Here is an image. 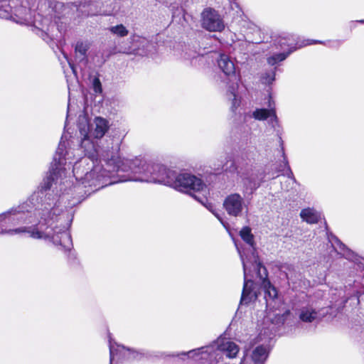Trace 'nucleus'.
Returning <instances> with one entry per match:
<instances>
[{"label":"nucleus","instance_id":"nucleus-1","mask_svg":"<svg viewBox=\"0 0 364 364\" xmlns=\"http://www.w3.org/2000/svg\"><path fill=\"white\" fill-rule=\"evenodd\" d=\"M46 0H0V18H10L16 23L48 31L50 21L40 14H33Z\"/></svg>","mask_w":364,"mask_h":364},{"label":"nucleus","instance_id":"nucleus-2","mask_svg":"<svg viewBox=\"0 0 364 364\" xmlns=\"http://www.w3.org/2000/svg\"><path fill=\"white\" fill-rule=\"evenodd\" d=\"M87 155V154L85 153ZM108 154L96 155L93 159L87 154V158H83L76 162L73 168V176L80 183L86 186H97L96 182L101 178L111 176L112 166H107L110 160Z\"/></svg>","mask_w":364,"mask_h":364},{"label":"nucleus","instance_id":"nucleus-3","mask_svg":"<svg viewBox=\"0 0 364 364\" xmlns=\"http://www.w3.org/2000/svg\"><path fill=\"white\" fill-rule=\"evenodd\" d=\"M240 235L242 239L248 245L247 247L241 249L237 243H235L236 248L240 255L244 273V285L242 293V301L248 302L257 297L256 291L252 293V287L253 282L251 279H248V276H251L252 269L255 267H259L262 264L259 259V257L255 247L254 236L251 232V229L249 227H244L240 232Z\"/></svg>","mask_w":364,"mask_h":364},{"label":"nucleus","instance_id":"nucleus-4","mask_svg":"<svg viewBox=\"0 0 364 364\" xmlns=\"http://www.w3.org/2000/svg\"><path fill=\"white\" fill-rule=\"evenodd\" d=\"M154 165L155 164L148 163L141 159H122L117 154L112 155L111 159L107 161V166H112V171L117 173L119 182H141L138 178L150 174Z\"/></svg>","mask_w":364,"mask_h":364},{"label":"nucleus","instance_id":"nucleus-5","mask_svg":"<svg viewBox=\"0 0 364 364\" xmlns=\"http://www.w3.org/2000/svg\"><path fill=\"white\" fill-rule=\"evenodd\" d=\"M0 220V234L15 235L27 232L29 236L34 239L50 240L56 245H61L66 250L72 247V239L70 233L67 231H56L46 225L39 222L36 226H24L16 228H5Z\"/></svg>","mask_w":364,"mask_h":364},{"label":"nucleus","instance_id":"nucleus-6","mask_svg":"<svg viewBox=\"0 0 364 364\" xmlns=\"http://www.w3.org/2000/svg\"><path fill=\"white\" fill-rule=\"evenodd\" d=\"M70 153L66 152L64 154V144L60 143L56 154L54 156V166L53 168V173L51 174V180L53 183L47 188L52 187L53 184L55 188H59L60 192V203H65L69 200L70 192L72 191V186L73 181L71 180V176H68L67 167L70 169L71 162L67 165V160L70 159Z\"/></svg>","mask_w":364,"mask_h":364},{"label":"nucleus","instance_id":"nucleus-7","mask_svg":"<svg viewBox=\"0 0 364 364\" xmlns=\"http://www.w3.org/2000/svg\"><path fill=\"white\" fill-rule=\"evenodd\" d=\"M109 121L101 117H95L91 125L87 124H80V133L83 137L81 141V147L92 159L99 154V150L91 138L97 139L102 138L109 130Z\"/></svg>","mask_w":364,"mask_h":364},{"label":"nucleus","instance_id":"nucleus-8","mask_svg":"<svg viewBox=\"0 0 364 364\" xmlns=\"http://www.w3.org/2000/svg\"><path fill=\"white\" fill-rule=\"evenodd\" d=\"M251 276H248V279H251L253 282V286L252 287V293L253 291H256L257 296H258L257 290L256 289V282L253 280L258 279L257 282H259L264 290V299L266 300L267 307L269 309H277L282 305V299L278 296V292L277 289L271 284V282L267 279V271L265 267L262 264H260L259 267H255L252 269ZM255 299L248 301V302H242V299L240 300L241 304H247L255 300Z\"/></svg>","mask_w":364,"mask_h":364},{"label":"nucleus","instance_id":"nucleus-9","mask_svg":"<svg viewBox=\"0 0 364 364\" xmlns=\"http://www.w3.org/2000/svg\"><path fill=\"white\" fill-rule=\"evenodd\" d=\"M169 186L178 191L188 193L203 204V200L193 193L205 191L206 189L205 184L200 178L187 173L176 174L173 171Z\"/></svg>","mask_w":364,"mask_h":364},{"label":"nucleus","instance_id":"nucleus-10","mask_svg":"<svg viewBox=\"0 0 364 364\" xmlns=\"http://www.w3.org/2000/svg\"><path fill=\"white\" fill-rule=\"evenodd\" d=\"M276 43L282 49L284 50L286 49V48H287L288 51L287 53L275 54L268 58L267 62L271 65H274L278 62L285 60L286 58L290 53H291L293 51L296 50L299 48H301L303 46L317 43L324 44V43L321 41L306 40L302 42V43L298 45V46H296L297 44L295 43V39L294 38V36L289 33H282L280 36H279L278 38L276 39Z\"/></svg>","mask_w":364,"mask_h":364},{"label":"nucleus","instance_id":"nucleus-11","mask_svg":"<svg viewBox=\"0 0 364 364\" xmlns=\"http://www.w3.org/2000/svg\"><path fill=\"white\" fill-rule=\"evenodd\" d=\"M0 220L5 228H14L18 225L31 223V221H28L27 215L21 207L11 208L9 211L0 214Z\"/></svg>","mask_w":364,"mask_h":364},{"label":"nucleus","instance_id":"nucleus-12","mask_svg":"<svg viewBox=\"0 0 364 364\" xmlns=\"http://www.w3.org/2000/svg\"><path fill=\"white\" fill-rule=\"evenodd\" d=\"M173 173V171L167 169L163 165L155 164L153 171L150 174L138 179L141 180L142 183H158L169 186Z\"/></svg>","mask_w":364,"mask_h":364},{"label":"nucleus","instance_id":"nucleus-13","mask_svg":"<svg viewBox=\"0 0 364 364\" xmlns=\"http://www.w3.org/2000/svg\"><path fill=\"white\" fill-rule=\"evenodd\" d=\"M223 208L229 215L239 217L247 209V205L239 193H232L225 198Z\"/></svg>","mask_w":364,"mask_h":364},{"label":"nucleus","instance_id":"nucleus-14","mask_svg":"<svg viewBox=\"0 0 364 364\" xmlns=\"http://www.w3.org/2000/svg\"><path fill=\"white\" fill-rule=\"evenodd\" d=\"M202 26L210 31H220L225 26L218 13L211 9L207 8L201 14Z\"/></svg>","mask_w":364,"mask_h":364},{"label":"nucleus","instance_id":"nucleus-15","mask_svg":"<svg viewBox=\"0 0 364 364\" xmlns=\"http://www.w3.org/2000/svg\"><path fill=\"white\" fill-rule=\"evenodd\" d=\"M92 7V5L84 3L79 5V6L75 4H72L70 9L78 12V16L80 17H87L95 14ZM55 9H63V16L68 14V6H65L63 4L58 2L55 4Z\"/></svg>","mask_w":364,"mask_h":364},{"label":"nucleus","instance_id":"nucleus-16","mask_svg":"<svg viewBox=\"0 0 364 364\" xmlns=\"http://www.w3.org/2000/svg\"><path fill=\"white\" fill-rule=\"evenodd\" d=\"M218 66L222 71L229 76L235 82H237L239 80L238 77L235 75V67L234 63L230 60L229 56L226 55H220V58L218 60Z\"/></svg>","mask_w":364,"mask_h":364},{"label":"nucleus","instance_id":"nucleus-17","mask_svg":"<svg viewBox=\"0 0 364 364\" xmlns=\"http://www.w3.org/2000/svg\"><path fill=\"white\" fill-rule=\"evenodd\" d=\"M109 352H110V364L112 363L114 358L117 356H122V358L131 359L135 358L138 354L135 352L131 351L130 349L126 348L123 346L113 345L110 343L109 344Z\"/></svg>","mask_w":364,"mask_h":364},{"label":"nucleus","instance_id":"nucleus-18","mask_svg":"<svg viewBox=\"0 0 364 364\" xmlns=\"http://www.w3.org/2000/svg\"><path fill=\"white\" fill-rule=\"evenodd\" d=\"M252 117L257 120L262 121L269 119V123L272 127L278 124V118L276 115L274 109H256L252 114Z\"/></svg>","mask_w":364,"mask_h":364},{"label":"nucleus","instance_id":"nucleus-19","mask_svg":"<svg viewBox=\"0 0 364 364\" xmlns=\"http://www.w3.org/2000/svg\"><path fill=\"white\" fill-rule=\"evenodd\" d=\"M330 242L333 249L338 252V254L342 255L345 258L349 260H354L355 256L354 253L349 250L346 245L342 243L337 237H333Z\"/></svg>","mask_w":364,"mask_h":364},{"label":"nucleus","instance_id":"nucleus-20","mask_svg":"<svg viewBox=\"0 0 364 364\" xmlns=\"http://www.w3.org/2000/svg\"><path fill=\"white\" fill-rule=\"evenodd\" d=\"M269 350L263 345L257 346L251 354V359L254 364H263L267 360Z\"/></svg>","mask_w":364,"mask_h":364},{"label":"nucleus","instance_id":"nucleus-21","mask_svg":"<svg viewBox=\"0 0 364 364\" xmlns=\"http://www.w3.org/2000/svg\"><path fill=\"white\" fill-rule=\"evenodd\" d=\"M299 318L304 322H312L318 318V313L311 307H304L301 309Z\"/></svg>","mask_w":364,"mask_h":364},{"label":"nucleus","instance_id":"nucleus-22","mask_svg":"<svg viewBox=\"0 0 364 364\" xmlns=\"http://www.w3.org/2000/svg\"><path fill=\"white\" fill-rule=\"evenodd\" d=\"M301 218L308 223H316L319 218L320 215L315 210L312 208L303 209L300 213Z\"/></svg>","mask_w":364,"mask_h":364},{"label":"nucleus","instance_id":"nucleus-23","mask_svg":"<svg viewBox=\"0 0 364 364\" xmlns=\"http://www.w3.org/2000/svg\"><path fill=\"white\" fill-rule=\"evenodd\" d=\"M89 46L87 43L82 42H77L75 46V58L80 62L87 63V51Z\"/></svg>","mask_w":364,"mask_h":364},{"label":"nucleus","instance_id":"nucleus-24","mask_svg":"<svg viewBox=\"0 0 364 364\" xmlns=\"http://www.w3.org/2000/svg\"><path fill=\"white\" fill-rule=\"evenodd\" d=\"M109 30L113 35L120 38L125 37L129 34V30L123 24L112 26Z\"/></svg>","mask_w":364,"mask_h":364},{"label":"nucleus","instance_id":"nucleus-25","mask_svg":"<svg viewBox=\"0 0 364 364\" xmlns=\"http://www.w3.org/2000/svg\"><path fill=\"white\" fill-rule=\"evenodd\" d=\"M237 87V84L235 85L230 86V89L228 90V92H230L231 97H232L231 98V109L233 112H235L240 105V100L239 98H237L236 93H235Z\"/></svg>","mask_w":364,"mask_h":364},{"label":"nucleus","instance_id":"nucleus-26","mask_svg":"<svg viewBox=\"0 0 364 364\" xmlns=\"http://www.w3.org/2000/svg\"><path fill=\"white\" fill-rule=\"evenodd\" d=\"M275 79V73L274 71H271L269 73H267L264 75L262 80L263 82L266 84H271Z\"/></svg>","mask_w":364,"mask_h":364},{"label":"nucleus","instance_id":"nucleus-27","mask_svg":"<svg viewBox=\"0 0 364 364\" xmlns=\"http://www.w3.org/2000/svg\"><path fill=\"white\" fill-rule=\"evenodd\" d=\"M93 87L94 90L95 92H102V87H101V82L98 78H95L93 80Z\"/></svg>","mask_w":364,"mask_h":364},{"label":"nucleus","instance_id":"nucleus-28","mask_svg":"<svg viewBox=\"0 0 364 364\" xmlns=\"http://www.w3.org/2000/svg\"><path fill=\"white\" fill-rule=\"evenodd\" d=\"M207 208L211 211L215 217L223 224L222 218L220 217V215L215 211L213 209V206L211 204H209Z\"/></svg>","mask_w":364,"mask_h":364},{"label":"nucleus","instance_id":"nucleus-29","mask_svg":"<svg viewBox=\"0 0 364 364\" xmlns=\"http://www.w3.org/2000/svg\"><path fill=\"white\" fill-rule=\"evenodd\" d=\"M285 165L287 166L289 177H291L292 179L294 180V178L293 177V173H292L291 171L290 170V168L288 165V162H285Z\"/></svg>","mask_w":364,"mask_h":364},{"label":"nucleus","instance_id":"nucleus-30","mask_svg":"<svg viewBox=\"0 0 364 364\" xmlns=\"http://www.w3.org/2000/svg\"><path fill=\"white\" fill-rule=\"evenodd\" d=\"M69 64H70V67H71V68H72V70H73V73H75V68H74L73 65L70 63H69Z\"/></svg>","mask_w":364,"mask_h":364},{"label":"nucleus","instance_id":"nucleus-31","mask_svg":"<svg viewBox=\"0 0 364 364\" xmlns=\"http://www.w3.org/2000/svg\"><path fill=\"white\" fill-rule=\"evenodd\" d=\"M358 22H359L360 23H364V20H360V21H358Z\"/></svg>","mask_w":364,"mask_h":364}]
</instances>
